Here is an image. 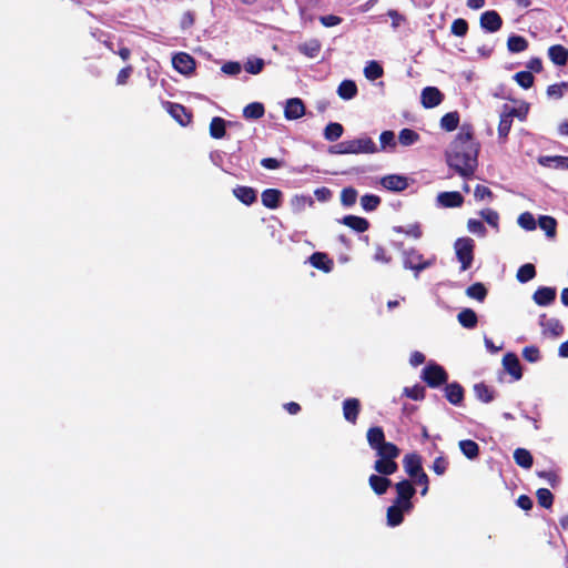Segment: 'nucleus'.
<instances>
[{"instance_id": "1", "label": "nucleus", "mask_w": 568, "mask_h": 568, "mask_svg": "<svg viewBox=\"0 0 568 568\" xmlns=\"http://www.w3.org/2000/svg\"><path fill=\"white\" fill-rule=\"evenodd\" d=\"M478 152L479 144L473 136L471 126L464 124L446 151L447 165L469 179L478 166Z\"/></svg>"}, {"instance_id": "2", "label": "nucleus", "mask_w": 568, "mask_h": 568, "mask_svg": "<svg viewBox=\"0 0 568 568\" xmlns=\"http://www.w3.org/2000/svg\"><path fill=\"white\" fill-rule=\"evenodd\" d=\"M378 146L369 136H361L353 140H345L329 148L331 154H374Z\"/></svg>"}, {"instance_id": "3", "label": "nucleus", "mask_w": 568, "mask_h": 568, "mask_svg": "<svg viewBox=\"0 0 568 568\" xmlns=\"http://www.w3.org/2000/svg\"><path fill=\"white\" fill-rule=\"evenodd\" d=\"M405 471L414 479L415 483H423L420 494L425 496L428 491V476L422 468V459L417 454H409L403 460Z\"/></svg>"}, {"instance_id": "4", "label": "nucleus", "mask_w": 568, "mask_h": 568, "mask_svg": "<svg viewBox=\"0 0 568 568\" xmlns=\"http://www.w3.org/2000/svg\"><path fill=\"white\" fill-rule=\"evenodd\" d=\"M475 242L470 237H459L454 244L457 260L460 262L462 271H466L471 266L474 260Z\"/></svg>"}, {"instance_id": "5", "label": "nucleus", "mask_w": 568, "mask_h": 568, "mask_svg": "<svg viewBox=\"0 0 568 568\" xmlns=\"http://www.w3.org/2000/svg\"><path fill=\"white\" fill-rule=\"evenodd\" d=\"M420 378L429 386V387H438L442 384L447 382V374L445 369L434 363L429 362L422 371Z\"/></svg>"}, {"instance_id": "6", "label": "nucleus", "mask_w": 568, "mask_h": 568, "mask_svg": "<svg viewBox=\"0 0 568 568\" xmlns=\"http://www.w3.org/2000/svg\"><path fill=\"white\" fill-rule=\"evenodd\" d=\"M435 262V258L425 260L424 256L416 250H408L404 252V267L416 272V274L429 266Z\"/></svg>"}, {"instance_id": "7", "label": "nucleus", "mask_w": 568, "mask_h": 568, "mask_svg": "<svg viewBox=\"0 0 568 568\" xmlns=\"http://www.w3.org/2000/svg\"><path fill=\"white\" fill-rule=\"evenodd\" d=\"M397 491L396 503L398 505H403L406 508V511H410L413 509V503L410 501L412 497L415 495V488L408 480H402L395 486Z\"/></svg>"}, {"instance_id": "8", "label": "nucleus", "mask_w": 568, "mask_h": 568, "mask_svg": "<svg viewBox=\"0 0 568 568\" xmlns=\"http://www.w3.org/2000/svg\"><path fill=\"white\" fill-rule=\"evenodd\" d=\"M173 68L181 74L190 75L195 70V60L185 52H179L172 58Z\"/></svg>"}, {"instance_id": "9", "label": "nucleus", "mask_w": 568, "mask_h": 568, "mask_svg": "<svg viewBox=\"0 0 568 568\" xmlns=\"http://www.w3.org/2000/svg\"><path fill=\"white\" fill-rule=\"evenodd\" d=\"M444 100V94L436 87H426L420 94V101L424 108L432 109L439 105Z\"/></svg>"}, {"instance_id": "10", "label": "nucleus", "mask_w": 568, "mask_h": 568, "mask_svg": "<svg viewBox=\"0 0 568 568\" xmlns=\"http://www.w3.org/2000/svg\"><path fill=\"white\" fill-rule=\"evenodd\" d=\"M381 184L383 187L394 192L404 191L408 186V180L404 175L399 174H389L385 175L381 179Z\"/></svg>"}, {"instance_id": "11", "label": "nucleus", "mask_w": 568, "mask_h": 568, "mask_svg": "<svg viewBox=\"0 0 568 568\" xmlns=\"http://www.w3.org/2000/svg\"><path fill=\"white\" fill-rule=\"evenodd\" d=\"M164 108L170 113V115L181 125L185 126L191 122V114L182 104L165 102Z\"/></svg>"}, {"instance_id": "12", "label": "nucleus", "mask_w": 568, "mask_h": 568, "mask_svg": "<svg viewBox=\"0 0 568 568\" xmlns=\"http://www.w3.org/2000/svg\"><path fill=\"white\" fill-rule=\"evenodd\" d=\"M503 20L497 11L489 10L481 14L480 27L487 32H496L501 28Z\"/></svg>"}, {"instance_id": "13", "label": "nucleus", "mask_w": 568, "mask_h": 568, "mask_svg": "<svg viewBox=\"0 0 568 568\" xmlns=\"http://www.w3.org/2000/svg\"><path fill=\"white\" fill-rule=\"evenodd\" d=\"M305 106L301 99L292 98L286 101L284 115L287 120H296L304 115Z\"/></svg>"}, {"instance_id": "14", "label": "nucleus", "mask_w": 568, "mask_h": 568, "mask_svg": "<svg viewBox=\"0 0 568 568\" xmlns=\"http://www.w3.org/2000/svg\"><path fill=\"white\" fill-rule=\"evenodd\" d=\"M437 204L442 207H459L464 203V197L459 192H442L437 195Z\"/></svg>"}, {"instance_id": "15", "label": "nucleus", "mask_w": 568, "mask_h": 568, "mask_svg": "<svg viewBox=\"0 0 568 568\" xmlns=\"http://www.w3.org/2000/svg\"><path fill=\"white\" fill-rule=\"evenodd\" d=\"M503 366L505 371L513 376L515 381L521 378V366L518 357L514 353H507L503 358Z\"/></svg>"}, {"instance_id": "16", "label": "nucleus", "mask_w": 568, "mask_h": 568, "mask_svg": "<svg viewBox=\"0 0 568 568\" xmlns=\"http://www.w3.org/2000/svg\"><path fill=\"white\" fill-rule=\"evenodd\" d=\"M540 326L542 327V333L552 337H557L562 334L564 326L559 322V320L555 317H547L542 315L540 317Z\"/></svg>"}, {"instance_id": "17", "label": "nucleus", "mask_w": 568, "mask_h": 568, "mask_svg": "<svg viewBox=\"0 0 568 568\" xmlns=\"http://www.w3.org/2000/svg\"><path fill=\"white\" fill-rule=\"evenodd\" d=\"M556 298V290L554 287H539L532 295L534 302L539 306L550 305Z\"/></svg>"}, {"instance_id": "18", "label": "nucleus", "mask_w": 568, "mask_h": 568, "mask_svg": "<svg viewBox=\"0 0 568 568\" xmlns=\"http://www.w3.org/2000/svg\"><path fill=\"white\" fill-rule=\"evenodd\" d=\"M548 57L554 64L562 67L568 62V49L560 44L551 45Z\"/></svg>"}, {"instance_id": "19", "label": "nucleus", "mask_w": 568, "mask_h": 568, "mask_svg": "<svg viewBox=\"0 0 568 568\" xmlns=\"http://www.w3.org/2000/svg\"><path fill=\"white\" fill-rule=\"evenodd\" d=\"M359 413V400L356 398H347L343 402V415L344 418L355 424Z\"/></svg>"}, {"instance_id": "20", "label": "nucleus", "mask_w": 568, "mask_h": 568, "mask_svg": "<svg viewBox=\"0 0 568 568\" xmlns=\"http://www.w3.org/2000/svg\"><path fill=\"white\" fill-rule=\"evenodd\" d=\"M407 513L406 508L403 505H398V503H394L392 506L387 508V525L390 527H396L402 524L403 515Z\"/></svg>"}, {"instance_id": "21", "label": "nucleus", "mask_w": 568, "mask_h": 568, "mask_svg": "<svg viewBox=\"0 0 568 568\" xmlns=\"http://www.w3.org/2000/svg\"><path fill=\"white\" fill-rule=\"evenodd\" d=\"M282 192L277 189H266L262 192L261 200L265 207L275 210L280 206Z\"/></svg>"}, {"instance_id": "22", "label": "nucleus", "mask_w": 568, "mask_h": 568, "mask_svg": "<svg viewBox=\"0 0 568 568\" xmlns=\"http://www.w3.org/2000/svg\"><path fill=\"white\" fill-rule=\"evenodd\" d=\"M233 194L245 205H251L256 201V192L250 186H236L233 190Z\"/></svg>"}, {"instance_id": "23", "label": "nucleus", "mask_w": 568, "mask_h": 568, "mask_svg": "<svg viewBox=\"0 0 568 568\" xmlns=\"http://www.w3.org/2000/svg\"><path fill=\"white\" fill-rule=\"evenodd\" d=\"M298 51L307 58H316L322 49V44L317 39L307 40L297 47Z\"/></svg>"}, {"instance_id": "24", "label": "nucleus", "mask_w": 568, "mask_h": 568, "mask_svg": "<svg viewBox=\"0 0 568 568\" xmlns=\"http://www.w3.org/2000/svg\"><path fill=\"white\" fill-rule=\"evenodd\" d=\"M341 223L359 233L365 232L369 226L366 219L356 215H346L341 220Z\"/></svg>"}, {"instance_id": "25", "label": "nucleus", "mask_w": 568, "mask_h": 568, "mask_svg": "<svg viewBox=\"0 0 568 568\" xmlns=\"http://www.w3.org/2000/svg\"><path fill=\"white\" fill-rule=\"evenodd\" d=\"M310 263L315 268L322 270L325 273L332 271L333 262L327 257L325 253L316 252L311 255Z\"/></svg>"}, {"instance_id": "26", "label": "nucleus", "mask_w": 568, "mask_h": 568, "mask_svg": "<svg viewBox=\"0 0 568 568\" xmlns=\"http://www.w3.org/2000/svg\"><path fill=\"white\" fill-rule=\"evenodd\" d=\"M445 396L450 404L459 405L464 398V390L459 384L452 383L445 387Z\"/></svg>"}, {"instance_id": "27", "label": "nucleus", "mask_w": 568, "mask_h": 568, "mask_svg": "<svg viewBox=\"0 0 568 568\" xmlns=\"http://www.w3.org/2000/svg\"><path fill=\"white\" fill-rule=\"evenodd\" d=\"M368 483L371 488L377 494L383 495L386 493L388 487L390 486L392 481L383 476L378 475H371L368 478Z\"/></svg>"}, {"instance_id": "28", "label": "nucleus", "mask_w": 568, "mask_h": 568, "mask_svg": "<svg viewBox=\"0 0 568 568\" xmlns=\"http://www.w3.org/2000/svg\"><path fill=\"white\" fill-rule=\"evenodd\" d=\"M458 446L463 455L468 459H475L479 455V446L471 439H463L458 443Z\"/></svg>"}, {"instance_id": "29", "label": "nucleus", "mask_w": 568, "mask_h": 568, "mask_svg": "<svg viewBox=\"0 0 568 568\" xmlns=\"http://www.w3.org/2000/svg\"><path fill=\"white\" fill-rule=\"evenodd\" d=\"M367 442L369 446L377 450L385 443V435L381 427H372L367 432Z\"/></svg>"}, {"instance_id": "30", "label": "nucleus", "mask_w": 568, "mask_h": 568, "mask_svg": "<svg viewBox=\"0 0 568 568\" xmlns=\"http://www.w3.org/2000/svg\"><path fill=\"white\" fill-rule=\"evenodd\" d=\"M357 93V87L352 80H344L337 88V94L343 100H351Z\"/></svg>"}, {"instance_id": "31", "label": "nucleus", "mask_w": 568, "mask_h": 568, "mask_svg": "<svg viewBox=\"0 0 568 568\" xmlns=\"http://www.w3.org/2000/svg\"><path fill=\"white\" fill-rule=\"evenodd\" d=\"M290 204L293 212L300 213L304 211L307 206H312L314 204V201L310 195L297 194L291 199Z\"/></svg>"}, {"instance_id": "32", "label": "nucleus", "mask_w": 568, "mask_h": 568, "mask_svg": "<svg viewBox=\"0 0 568 568\" xmlns=\"http://www.w3.org/2000/svg\"><path fill=\"white\" fill-rule=\"evenodd\" d=\"M397 464L395 460L392 459H377L374 464V469L378 473L385 476H389L394 474L397 470Z\"/></svg>"}, {"instance_id": "33", "label": "nucleus", "mask_w": 568, "mask_h": 568, "mask_svg": "<svg viewBox=\"0 0 568 568\" xmlns=\"http://www.w3.org/2000/svg\"><path fill=\"white\" fill-rule=\"evenodd\" d=\"M539 227L546 233V235L550 239L556 236L557 221L549 215H541L538 219Z\"/></svg>"}, {"instance_id": "34", "label": "nucleus", "mask_w": 568, "mask_h": 568, "mask_svg": "<svg viewBox=\"0 0 568 568\" xmlns=\"http://www.w3.org/2000/svg\"><path fill=\"white\" fill-rule=\"evenodd\" d=\"M396 148V138L393 131H383L379 135V146L378 152L381 151H394Z\"/></svg>"}, {"instance_id": "35", "label": "nucleus", "mask_w": 568, "mask_h": 568, "mask_svg": "<svg viewBox=\"0 0 568 568\" xmlns=\"http://www.w3.org/2000/svg\"><path fill=\"white\" fill-rule=\"evenodd\" d=\"M458 322L465 328H474L477 325V315L470 308H464L457 315Z\"/></svg>"}, {"instance_id": "36", "label": "nucleus", "mask_w": 568, "mask_h": 568, "mask_svg": "<svg viewBox=\"0 0 568 568\" xmlns=\"http://www.w3.org/2000/svg\"><path fill=\"white\" fill-rule=\"evenodd\" d=\"M226 124L227 122L224 119L220 116L213 118L210 123V135L213 139H222L225 135Z\"/></svg>"}, {"instance_id": "37", "label": "nucleus", "mask_w": 568, "mask_h": 568, "mask_svg": "<svg viewBox=\"0 0 568 568\" xmlns=\"http://www.w3.org/2000/svg\"><path fill=\"white\" fill-rule=\"evenodd\" d=\"M344 133V128L341 123L331 122L324 129V138L329 142L337 141Z\"/></svg>"}, {"instance_id": "38", "label": "nucleus", "mask_w": 568, "mask_h": 568, "mask_svg": "<svg viewBox=\"0 0 568 568\" xmlns=\"http://www.w3.org/2000/svg\"><path fill=\"white\" fill-rule=\"evenodd\" d=\"M459 114L457 111L448 112L440 119V128L447 132H452L458 128Z\"/></svg>"}, {"instance_id": "39", "label": "nucleus", "mask_w": 568, "mask_h": 568, "mask_svg": "<svg viewBox=\"0 0 568 568\" xmlns=\"http://www.w3.org/2000/svg\"><path fill=\"white\" fill-rule=\"evenodd\" d=\"M377 455L382 459H392L394 460L399 456V449L396 445L385 442L377 450Z\"/></svg>"}, {"instance_id": "40", "label": "nucleus", "mask_w": 568, "mask_h": 568, "mask_svg": "<svg viewBox=\"0 0 568 568\" xmlns=\"http://www.w3.org/2000/svg\"><path fill=\"white\" fill-rule=\"evenodd\" d=\"M513 125V120L509 118V115L506 114L505 111L500 114L499 124H498V138L500 142H505L510 129Z\"/></svg>"}, {"instance_id": "41", "label": "nucleus", "mask_w": 568, "mask_h": 568, "mask_svg": "<svg viewBox=\"0 0 568 568\" xmlns=\"http://www.w3.org/2000/svg\"><path fill=\"white\" fill-rule=\"evenodd\" d=\"M398 141L404 146H410L419 141V134L412 129H403L399 131Z\"/></svg>"}, {"instance_id": "42", "label": "nucleus", "mask_w": 568, "mask_h": 568, "mask_svg": "<svg viewBox=\"0 0 568 568\" xmlns=\"http://www.w3.org/2000/svg\"><path fill=\"white\" fill-rule=\"evenodd\" d=\"M514 459L517 463V465H519L520 467L526 468V469L530 468L532 465L531 454L527 449H524V448H517L514 452Z\"/></svg>"}, {"instance_id": "43", "label": "nucleus", "mask_w": 568, "mask_h": 568, "mask_svg": "<svg viewBox=\"0 0 568 568\" xmlns=\"http://www.w3.org/2000/svg\"><path fill=\"white\" fill-rule=\"evenodd\" d=\"M540 164L552 166L559 170H568V158L567 156H547L540 159Z\"/></svg>"}, {"instance_id": "44", "label": "nucleus", "mask_w": 568, "mask_h": 568, "mask_svg": "<svg viewBox=\"0 0 568 568\" xmlns=\"http://www.w3.org/2000/svg\"><path fill=\"white\" fill-rule=\"evenodd\" d=\"M536 276L535 266L530 263L521 265L516 274L517 281L520 283H527Z\"/></svg>"}, {"instance_id": "45", "label": "nucleus", "mask_w": 568, "mask_h": 568, "mask_svg": "<svg viewBox=\"0 0 568 568\" xmlns=\"http://www.w3.org/2000/svg\"><path fill=\"white\" fill-rule=\"evenodd\" d=\"M243 115L246 119H260L264 115V106L260 102H252L244 108Z\"/></svg>"}, {"instance_id": "46", "label": "nucleus", "mask_w": 568, "mask_h": 568, "mask_svg": "<svg viewBox=\"0 0 568 568\" xmlns=\"http://www.w3.org/2000/svg\"><path fill=\"white\" fill-rule=\"evenodd\" d=\"M507 47L510 52H521L527 49L528 42L524 37L511 36L508 38Z\"/></svg>"}, {"instance_id": "47", "label": "nucleus", "mask_w": 568, "mask_h": 568, "mask_svg": "<svg viewBox=\"0 0 568 568\" xmlns=\"http://www.w3.org/2000/svg\"><path fill=\"white\" fill-rule=\"evenodd\" d=\"M474 393L476 397L484 403H489L494 399V392L483 383L474 386Z\"/></svg>"}, {"instance_id": "48", "label": "nucleus", "mask_w": 568, "mask_h": 568, "mask_svg": "<svg viewBox=\"0 0 568 568\" xmlns=\"http://www.w3.org/2000/svg\"><path fill=\"white\" fill-rule=\"evenodd\" d=\"M466 295L470 298L483 302L487 295V290L481 283H475L466 290Z\"/></svg>"}, {"instance_id": "49", "label": "nucleus", "mask_w": 568, "mask_h": 568, "mask_svg": "<svg viewBox=\"0 0 568 568\" xmlns=\"http://www.w3.org/2000/svg\"><path fill=\"white\" fill-rule=\"evenodd\" d=\"M517 223L526 231H534L537 226L536 220L530 212L521 213L517 219Z\"/></svg>"}, {"instance_id": "50", "label": "nucleus", "mask_w": 568, "mask_h": 568, "mask_svg": "<svg viewBox=\"0 0 568 568\" xmlns=\"http://www.w3.org/2000/svg\"><path fill=\"white\" fill-rule=\"evenodd\" d=\"M381 204V199L374 194H365L361 197V205L364 211L372 212Z\"/></svg>"}, {"instance_id": "51", "label": "nucleus", "mask_w": 568, "mask_h": 568, "mask_svg": "<svg viewBox=\"0 0 568 568\" xmlns=\"http://www.w3.org/2000/svg\"><path fill=\"white\" fill-rule=\"evenodd\" d=\"M364 74L368 80H376L383 75V68L376 61H371L364 68Z\"/></svg>"}, {"instance_id": "52", "label": "nucleus", "mask_w": 568, "mask_h": 568, "mask_svg": "<svg viewBox=\"0 0 568 568\" xmlns=\"http://www.w3.org/2000/svg\"><path fill=\"white\" fill-rule=\"evenodd\" d=\"M568 91V83L567 82H561V83H556V84H551L547 88V95L550 98V99H561L564 97V93Z\"/></svg>"}, {"instance_id": "53", "label": "nucleus", "mask_w": 568, "mask_h": 568, "mask_svg": "<svg viewBox=\"0 0 568 568\" xmlns=\"http://www.w3.org/2000/svg\"><path fill=\"white\" fill-rule=\"evenodd\" d=\"M357 200V191L353 187H345L341 192V203L345 207H349L355 204Z\"/></svg>"}, {"instance_id": "54", "label": "nucleus", "mask_w": 568, "mask_h": 568, "mask_svg": "<svg viewBox=\"0 0 568 568\" xmlns=\"http://www.w3.org/2000/svg\"><path fill=\"white\" fill-rule=\"evenodd\" d=\"M504 111L506 112L507 115H509V118L513 120L514 118H518L519 120L524 121L528 114V111H529V105L528 104H523L518 108H508L507 105L505 106Z\"/></svg>"}, {"instance_id": "55", "label": "nucleus", "mask_w": 568, "mask_h": 568, "mask_svg": "<svg viewBox=\"0 0 568 568\" xmlns=\"http://www.w3.org/2000/svg\"><path fill=\"white\" fill-rule=\"evenodd\" d=\"M479 215L494 229L498 230L499 226V214L491 209H484L479 212Z\"/></svg>"}, {"instance_id": "56", "label": "nucleus", "mask_w": 568, "mask_h": 568, "mask_svg": "<svg viewBox=\"0 0 568 568\" xmlns=\"http://www.w3.org/2000/svg\"><path fill=\"white\" fill-rule=\"evenodd\" d=\"M514 79L524 89H529L534 84V75L529 71L517 72Z\"/></svg>"}, {"instance_id": "57", "label": "nucleus", "mask_w": 568, "mask_h": 568, "mask_svg": "<svg viewBox=\"0 0 568 568\" xmlns=\"http://www.w3.org/2000/svg\"><path fill=\"white\" fill-rule=\"evenodd\" d=\"M398 233H404L407 236H410L413 239H419L423 234L420 225L415 223L407 226H398L395 229Z\"/></svg>"}, {"instance_id": "58", "label": "nucleus", "mask_w": 568, "mask_h": 568, "mask_svg": "<svg viewBox=\"0 0 568 568\" xmlns=\"http://www.w3.org/2000/svg\"><path fill=\"white\" fill-rule=\"evenodd\" d=\"M263 68L264 61L260 58L248 59L244 64L245 71L251 74H258L263 70Z\"/></svg>"}, {"instance_id": "59", "label": "nucleus", "mask_w": 568, "mask_h": 568, "mask_svg": "<svg viewBox=\"0 0 568 568\" xmlns=\"http://www.w3.org/2000/svg\"><path fill=\"white\" fill-rule=\"evenodd\" d=\"M474 197L476 201L490 202L494 197L493 192L485 185L478 184L474 190Z\"/></svg>"}, {"instance_id": "60", "label": "nucleus", "mask_w": 568, "mask_h": 568, "mask_svg": "<svg viewBox=\"0 0 568 568\" xmlns=\"http://www.w3.org/2000/svg\"><path fill=\"white\" fill-rule=\"evenodd\" d=\"M537 499L540 506L549 508L552 505V494L547 488H540L537 490Z\"/></svg>"}, {"instance_id": "61", "label": "nucleus", "mask_w": 568, "mask_h": 568, "mask_svg": "<svg viewBox=\"0 0 568 568\" xmlns=\"http://www.w3.org/2000/svg\"><path fill=\"white\" fill-rule=\"evenodd\" d=\"M467 229L473 234H476V235H479V236H485L486 235V227L483 224V222L479 221V220L469 219L468 222H467Z\"/></svg>"}, {"instance_id": "62", "label": "nucleus", "mask_w": 568, "mask_h": 568, "mask_svg": "<svg viewBox=\"0 0 568 568\" xmlns=\"http://www.w3.org/2000/svg\"><path fill=\"white\" fill-rule=\"evenodd\" d=\"M404 394L414 400H419V399H423L425 396V388L420 385H414L413 387H405Z\"/></svg>"}, {"instance_id": "63", "label": "nucleus", "mask_w": 568, "mask_h": 568, "mask_svg": "<svg viewBox=\"0 0 568 568\" xmlns=\"http://www.w3.org/2000/svg\"><path fill=\"white\" fill-rule=\"evenodd\" d=\"M452 33L457 37H464L467 33L468 24L464 19H456L452 23Z\"/></svg>"}, {"instance_id": "64", "label": "nucleus", "mask_w": 568, "mask_h": 568, "mask_svg": "<svg viewBox=\"0 0 568 568\" xmlns=\"http://www.w3.org/2000/svg\"><path fill=\"white\" fill-rule=\"evenodd\" d=\"M523 357L529 363H537L540 359V352L536 346H527L523 349Z\"/></svg>"}]
</instances>
